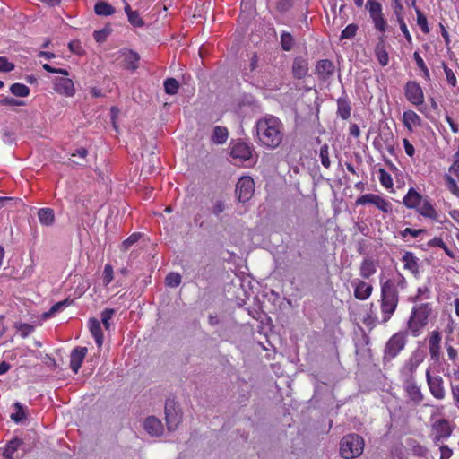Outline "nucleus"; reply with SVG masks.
Listing matches in <instances>:
<instances>
[{"instance_id": "nucleus-18", "label": "nucleus", "mask_w": 459, "mask_h": 459, "mask_svg": "<svg viewBox=\"0 0 459 459\" xmlns=\"http://www.w3.org/2000/svg\"><path fill=\"white\" fill-rule=\"evenodd\" d=\"M435 432L434 442L438 444L443 439L448 438L452 434V429L448 420L442 419L438 420L433 426Z\"/></svg>"}, {"instance_id": "nucleus-19", "label": "nucleus", "mask_w": 459, "mask_h": 459, "mask_svg": "<svg viewBox=\"0 0 459 459\" xmlns=\"http://www.w3.org/2000/svg\"><path fill=\"white\" fill-rule=\"evenodd\" d=\"M87 354L86 347H76L70 354V368L77 374Z\"/></svg>"}, {"instance_id": "nucleus-13", "label": "nucleus", "mask_w": 459, "mask_h": 459, "mask_svg": "<svg viewBox=\"0 0 459 459\" xmlns=\"http://www.w3.org/2000/svg\"><path fill=\"white\" fill-rule=\"evenodd\" d=\"M441 341L442 333L438 330L429 333L428 339V347L430 359L435 363L439 362L441 359Z\"/></svg>"}, {"instance_id": "nucleus-28", "label": "nucleus", "mask_w": 459, "mask_h": 459, "mask_svg": "<svg viewBox=\"0 0 459 459\" xmlns=\"http://www.w3.org/2000/svg\"><path fill=\"white\" fill-rule=\"evenodd\" d=\"M351 106L347 96L340 97L337 100V115L342 119L347 120L351 117Z\"/></svg>"}, {"instance_id": "nucleus-48", "label": "nucleus", "mask_w": 459, "mask_h": 459, "mask_svg": "<svg viewBox=\"0 0 459 459\" xmlns=\"http://www.w3.org/2000/svg\"><path fill=\"white\" fill-rule=\"evenodd\" d=\"M358 25L355 24V23H351L349 24L348 26H346L342 30V33H341V39H351L353 38L357 31H358Z\"/></svg>"}, {"instance_id": "nucleus-63", "label": "nucleus", "mask_w": 459, "mask_h": 459, "mask_svg": "<svg viewBox=\"0 0 459 459\" xmlns=\"http://www.w3.org/2000/svg\"><path fill=\"white\" fill-rule=\"evenodd\" d=\"M451 393L455 405L459 407V383L456 385L451 384Z\"/></svg>"}, {"instance_id": "nucleus-23", "label": "nucleus", "mask_w": 459, "mask_h": 459, "mask_svg": "<svg viewBox=\"0 0 459 459\" xmlns=\"http://www.w3.org/2000/svg\"><path fill=\"white\" fill-rule=\"evenodd\" d=\"M403 122L409 132L413 131V126H421L420 117L413 110H406L403 114Z\"/></svg>"}, {"instance_id": "nucleus-3", "label": "nucleus", "mask_w": 459, "mask_h": 459, "mask_svg": "<svg viewBox=\"0 0 459 459\" xmlns=\"http://www.w3.org/2000/svg\"><path fill=\"white\" fill-rule=\"evenodd\" d=\"M367 7L375 29L381 32L374 49L375 56L381 66H386L389 63L388 44L385 35L388 27L387 21L384 17L382 4L379 2L368 0Z\"/></svg>"}, {"instance_id": "nucleus-38", "label": "nucleus", "mask_w": 459, "mask_h": 459, "mask_svg": "<svg viewBox=\"0 0 459 459\" xmlns=\"http://www.w3.org/2000/svg\"><path fill=\"white\" fill-rule=\"evenodd\" d=\"M375 206L384 213H391L393 211L392 204L378 195L376 199Z\"/></svg>"}, {"instance_id": "nucleus-56", "label": "nucleus", "mask_w": 459, "mask_h": 459, "mask_svg": "<svg viewBox=\"0 0 459 459\" xmlns=\"http://www.w3.org/2000/svg\"><path fill=\"white\" fill-rule=\"evenodd\" d=\"M42 67H43V69L45 71H47L48 73L58 74H61L63 76H68L69 75V72L66 69L55 68V67L51 66L48 64H43Z\"/></svg>"}, {"instance_id": "nucleus-57", "label": "nucleus", "mask_w": 459, "mask_h": 459, "mask_svg": "<svg viewBox=\"0 0 459 459\" xmlns=\"http://www.w3.org/2000/svg\"><path fill=\"white\" fill-rule=\"evenodd\" d=\"M292 7V0H279L276 4V9L280 13H286Z\"/></svg>"}, {"instance_id": "nucleus-42", "label": "nucleus", "mask_w": 459, "mask_h": 459, "mask_svg": "<svg viewBox=\"0 0 459 459\" xmlns=\"http://www.w3.org/2000/svg\"><path fill=\"white\" fill-rule=\"evenodd\" d=\"M445 180L450 193L455 196L459 197V186L455 179L450 174H446Z\"/></svg>"}, {"instance_id": "nucleus-12", "label": "nucleus", "mask_w": 459, "mask_h": 459, "mask_svg": "<svg viewBox=\"0 0 459 459\" xmlns=\"http://www.w3.org/2000/svg\"><path fill=\"white\" fill-rule=\"evenodd\" d=\"M253 147L246 142L238 141L233 143L230 156L236 162L247 161L252 158Z\"/></svg>"}, {"instance_id": "nucleus-62", "label": "nucleus", "mask_w": 459, "mask_h": 459, "mask_svg": "<svg viewBox=\"0 0 459 459\" xmlns=\"http://www.w3.org/2000/svg\"><path fill=\"white\" fill-rule=\"evenodd\" d=\"M403 147H404V151H405V153L412 158L415 154V149H414V146L410 143V141L407 139V138H404L403 140Z\"/></svg>"}, {"instance_id": "nucleus-2", "label": "nucleus", "mask_w": 459, "mask_h": 459, "mask_svg": "<svg viewBox=\"0 0 459 459\" xmlns=\"http://www.w3.org/2000/svg\"><path fill=\"white\" fill-rule=\"evenodd\" d=\"M399 281L394 279H385L380 277V311L381 323H387L395 313L399 303L398 286L403 288L405 278L398 273Z\"/></svg>"}, {"instance_id": "nucleus-22", "label": "nucleus", "mask_w": 459, "mask_h": 459, "mask_svg": "<svg viewBox=\"0 0 459 459\" xmlns=\"http://www.w3.org/2000/svg\"><path fill=\"white\" fill-rule=\"evenodd\" d=\"M402 262L405 270L411 272L414 276L419 274V259L412 252L405 251L402 256Z\"/></svg>"}, {"instance_id": "nucleus-31", "label": "nucleus", "mask_w": 459, "mask_h": 459, "mask_svg": "<svg viewBox=\"0 0 459 459\" xmlns=\"http://www.w3.org/2000/svg\"><path fill=\"white\" fill-rule=\"evenodd\" d=\"M94 12L99 16H110L116 13V9L108 2L99 0L94 5Z\"/></svg>"}, {"instance_id": "nucleus-25", "label": "nucleus", "mask_w": 459, "mask_h": 459, "mask_svg": "<svg viewBox=\"0 0 459 459\" xmlns=\"http://www.w3.org/2000/svg\"><path fill=\"white\" fill-rule=\"evenodd\" d=\"M88 325L92 337L95 339L98 348H101L104 337L100 322L98 319L92 317L90 318Z\"/></svg>"}, {"instance_id": "nucleus-26", "label": "nucleus", "mask_w": 459, "mask_h": 459, "mask_svg": "<svg viewBox=\"0 0 459 459\" xmlns=\"http://www.w3.org/2000/svg\"><path fill=\"white\" fill-rule=\"evenodd\" d=\"M377 263L371 258H364L359 266V275L362 279H369L377 273Z\"/></svg>"}, {"instance_id": "nucleus-40", "label": "nucleus", "mask_w": 459, "mask_h": 459, "mask_svg": "<svg viewBox=\"0 0 459 459\" xmlns=\"http://www.w3.org/2000/svg\"><path fill=\"white\" fill-rule=\"evenodd\" d=\"M281 44L284 51H290L294 47L292 35L287 31H283L281 35Z\"/></svg>"}, {"instance_id": "nucleus-24", "label": "nucleus", "mask_w": 459, "mask_h": 459, "mask_svg": "<svg viewBox=\"0 0 459 459\" xmlns=\"http://www.w3.org/2000/svg\"><path fill=\"white\" fill-rule=\"evenodd\" d=\"M404 390L411 402L414 403H420L423 401L424 395L420 386L414 382L411 381L406 384Z\"/></svg>"}, {"instance_id": "nucleus-60", "label": "nucleus", "mask_w": 459, "mask_h": 459, "mask_svg": "<svg viewBox=\"0 0 459 459\" xmlns=\"http://www.w3.org/2000/svg\"><path fill=\"white\" fill-rule=\"evenodd\" d=\"M399 26H400V29L404 36V38L406 39V41L411 44L412 42V37L407 28V25L404 22V20H402V21H399L397 22Z\"/></svg>"}, {"instance_id": "nucleus-5", "label": "nucleus", "mask_w": 459, "mask_h": 459, "mask_svg": "<svg viewBox=\"0 0 459 459\" xmlns=\"http://www.w3.org/2000/svg\"><path fill=\"white\" fill-rule=\"evenodd\" d=\"M432 314V306L430 303H420L415 305L407 321V331L413 337L420 336L424 328L429 324V319Z\"/></svg>"}, {"instance_id": "nucleus-21", "label": "nucleus", "mask_w": 459, "mask_h": 459, "mask_svg": "<svg viewBox=\"0 0 459 459\" xmlns=\"http://www.w3.org/2000/svg\"><path fill=\"white\" fill-rule=\"evenodd\" d=\"M143 428L145 431L152 437H159L163 433L161 421L154 416H150L145 419Z\"/></svg>"}, {"instance_id": "nucleus-14", "label": "nucleus", "mask_w": 459, "mask_h": 459, "mask_svg": "<svg viewBox=\"0 0 459 459\" xmlns=\"http://www.w3.org/2000/svg\"><path fill=\"white\" fill-rule=\"evenodd\" d=\"M53 89L56 93L65 97H73L75 94L74 81L66 76L55 78Z\"/></svg>"}, {"instance_id": "nucleus-53", "label": "nucleus", "mask_w": 459, "mask_h": 459, "mask_svg": "<svg viewBox=\"0 0 459 459\" xmlns=\"http://www.w3.org/2000/svg\"><path fill=\"white\" fill-rule=\"evenodd\" d=\"M127 18L129 22L134 27H143L144 25V22L137 11L130 13Z\"/></svg>"}, {"instance_id": "nucleus-44", "label": "nucleus", "mask_w": 459, "mask_h": 459, "mask_svg": "<svg viewBox=\"0 0 459 459\" xmlns=\"http://www.w3.org/2000/svg\"><path fill=\"white\" fill-rule=\"evenodd\" d=\"M442 67L444 69L447 83L451 87H456L457 79L453 70L449 68L445 62H442Z\"/></svg>"}, {"instance_id": "nucleus-58", "label": "nucleus", "mask_w": 459, "mask_h": 459, "mask_svg": "<svg viewBox=\"0 0 459 459\" xmlns=\"http://www.w3.org/2000/svg\"><path fill=\"white\" fill-rule=\"evenodd\" d=\"M14 69V65L8 61L5 56H0V71L11 72Z\"/></svg>"}, {"instance_id": "nucleus-27", "label": "nucleus", "mask_w": 459, "mask_h": 459, "mask_svg": "<svg viewBox=\"0 0 459 459\" xmlns=\"http://www.w3.org/2000/svg\"><path fill=\"white\" fill-rule=\"evenodd\" d=\"M22 444V440L19 437H13L8 441L2 454L4 459H18V456L15 455V454Z\"/></svg>"}, {"instance_id": "nucleus-54", "label": "nucleus", "mask_w": 459, "mask_h": 459, "mask_svg": "<svg viewBox=\"0 0 459 459\" xmlns=\"http://www.w3.org/2000/svg\"><path fill=\"white\" fill-rule=\"evenodd\" d=\"M110 30H111L108 28L95 30L93 33V38L99 43L104 42L107 39L108 36L109 35Z\"/></svg>"}, {"instance_id": "nucleus-30", "label": "nucleus", "mask_w": 459, "mask_h": 459, "mask_svg": "<svg viewBox=\"0 0 459 459\" xmlns=\"http://www.w3.org/2000/svg\"><path fill=\"white\" fill-rule=\"evenodd\" d=\"M39 221L43 226H52L55 222V212L51 208H40L37 212Z\"/></svg>"}, {"instance_id": "nucleus-35", "label": "nucleus", "mask_w": 459, "mask_h": 459, "mask_svg": "<svg viewBox=\"0 0 459 459\" xmlns=\"http://www.w3.org/2000/svg\"><path fill=\"white\" fill-rule=\"evenodd\" d=\"M413 58L416 62L418 68L422 72L424 79L426 81H430L429 71L423 58L419 54V52L416 51L413 53Z\"/></svg>"}, {"instance_id": "nucleus-7", "label": "nucleus", "mask_w": 459, "mask_h": 459, "mask_svg": "<svg viewBox=\"0 0 459 459\" xmlns=\"http://www.w3.org/2000/svg\"><path fill=\"white\" fill-rule=\"evenodd\" d=\"M408 342V332L400 331L393 334L385 342L383 360L391 361L396 358L402 351L404 350Z\"/></svg>"}, {"instance_id": "nucleus-64", "label": "nucleus", "mask_w": 459, "mask_h": 459, "mask_svg": "<svg viewBox=\"0 0 459 459\" xmlns=\"http://www.w3.org/2000/svg\"><path fill=\"white\" fill-rule=\"evenodd\" d=\"M448 171L455 175L459 181V159L454 160L452 165L448 169Z\"/></svg>"}, {"instance_id": "nucleus-4", "label": "nucleus", "mask_w": 459, "mask_h": 459, "mask_svg": "<svg viewBox=\"0 0 459 459\" xmlns=\"http://www.w3.org/2000/svg\"><path fill=\"white\" fill-rule=\"evenodd\" d=\"M403 205L411 210H414L420 216L439 223L446 221L440 219V214L432 204V200L428 195H422L414 187H410L403 198Z\"/></svg>"}, {"instance_id": "nucleus-20", "label": "nucleus", "mask_w": 459, "mask_h": 459, "mask_svg": "<svg viewBox=\"0 0 459 459\" xmlns=\"http://www.w3.org/2000/svg\"><path fill=\"white\" fill-rule=\"evenodd\" d=\"M308 62L302 56H296L292 63L291 72L295 79L300 80L308 73Z\"/></svg>"}, {"instance_id": "nucleus-16", "label": "nucleus", "mask_w": 459, "mask_h": 459, "mask_svg": "<svg viewBox=\"0 0 459 459\" xmlns=\"http://www.w3.org/2000/svg\"><path fill=\"white\" fill-rule=\"evenodd\" d=\"M334 71V64L329 59H321L316 64L315 74L321 81H328L333 75Z\"/></svg>"}, {"instance_id": "nucleus-15", "label": "nucleus", "mask_w": 459, "mask_h": 459, "mask_svg": "<svg viewBox=\"0 0 459 459\" xmlns=\"http://www.w3.org/2000/svg\"><path fill=\"white\" fill-rule=\"evenodd\" d=\"M118 59L123 69L135 71L138 68L140 56L133 50L124 48L119 51Z\"/></svg>"}, {"instance_id": "nucleus-1", "label": "nucleus", "mask_w": 459, "mask_h": 459, "mask_svg": "<svg viewBox=\"0 0 459 459\" xmlns=\"http://www.w3.org/2000/svg\"><path fill=\"white\" fill-rule=\"evenodd\" d=\"M256 137L258 143L270 150L278 148L284 135L282 122L273 115H266L255 123Z\"/></svg>"}, {"instance_id": "nucleus-39", "label": "nucleus", "mask_w": 459, "mask_h": 459, "mask_svg": "<svg viewBox=\"0 0 459 459\" xmlns=\"http://www.w3.org/2000/svg\"><path fill=\"white\" fill-rule=\"evenodd\" d=\"M179 83L175 78H168L164 81V91L167 94L174 95L178 93Z\"/></svg>"}, {"instance_id": "nucleus-47", "label": "nucleus", "mask_w": 459, "mask_h": 459, "mask_svg": "<svg viewBox=\"0 0 459 459\" xmlns=\"http://www.w3.org/2000/svg\"><path fill=\"white\" fill-rule=\"evenodd\" d=\"M377 195L376 194H365L358 197L355 201L356 205H365L370 204L375 205Z\"/></svg>"}, {"instance_id": "nucleus-34", "label": "nucleus", "mask_w": 459, "mask_h": 459, "mask_svg": "<svg viewBox=\"0 0 459 459\" xmlns=\"http://www.w3.org/2000/svg\"><path fill=\"white\" fill-rule=\"evenodd\" d=\"M10 91L16 97H27L30 94V88L23 84L15 82L10 86Z\"/></svg>"}, {"instance_id": "nucleus-52", "label": "nucleus", "mask_w": 459, "mask_h": 459, "mask_svg": "<svg viewBox=\"0 0 459 459\" xmlns=\"http://www.w3.org/2000/svg\"><path fill=\"white\" fill-rule=\"evenodd\" d=\"M426 230L424 229H412V228H405L403 230L400 231V236L402 238H406L408 235L411 236L412 238H418L422 233H425Z\"/></svg>"}, {"instance_id": "nucleus-43", "label": "nucleus", "mask_w": 459, "mask_h": 459, "mask_svg": "<svg viewBox=\"0 0 459 459\" xmlns=\"http://www.w3.org/2000/svg\"><path fill=\"white\" fill-rule=\"evenodd\" d=\"M417 14V24L420 27L423 33L428 34L429 32V28L428 25L427 17L424 13L419 9L416 8Z\"/></svg>"}, {"instance_id": "nucleus-6", "label": "nucleus", "mask_w": 459, "mask_h": 459, "mask_svg": "<svg viewBox=\"0 0 459 459\" xmlns=\"http://www.w3.org/2000/svg\"><path fill=\"white\" fill-rule=\"evenodd\" d=\"M364 450V439L358 434H349L342 437L340 455L345 459L359 457Z\"/></svg>"}, {"instance_id": "nucleus-50", "label": "nucleus", "mask_w": 459, "mask_h": 459, "mask_svg": "<svg viewBox=\"0 0 459 459\" xmlns=\"http://www.w3.org/2000/svg\"><path fill=\"white\" fill-rule=\"evenodd\" d=\"M140 233H133L121 244V250L127 251L133 245H134L140 239Z\"/></svg>"}, {"instance_id": "nucleus-45", "label": "nucleus", "mask_w": 459, "mask_h": 459, "mask_svg": "<svg viewBox=\"0 0 459 459\" xmlns=\"http://www.w3.org/2000/svg\"><path fill=\"white\" fill-rule=\"evenodd\" d=\"M166 285L176 288L181 283V275L178 273H169L165 278Z\"/></svg>"}, {"instance_id": "nucleus-17", "label": "nucleus", "mask_w": 459, "mask_h": 459, "mask_svg": "<svg viewBox=\"0 0 459 459\" xmlns=\"http://www.w3.org/2000/svg\"><path fill=\"white\" fill-rule=\"evenodd\" d=\"M354 289L355 299L364 301L368 299L373 292V286L361 279H355L351 281Z\"/></svg>"}, {"instance_id": "nucleus-59", "label": "nucleus", "mask_w": 459, "mask_h": 459, "mask_svg": "<svg viewBox=\"0 0 459 459\" xmlns=\"http://www.w3.org/2000/svg\"><path fill=\"white\" fill-rule=\"evenodd\" d=\"M446 349L447 352L448 359L455 362L458 359V351L455 348H454L452 345H450L447 342H446Z\"/></svg>"}, {"instance_id": "nucleus-61", "label": "nucleus", "mask_w": 459, "mask_h": 459, "mask_svg": "<svg viewBox=\"0 0 459 459\" xmlns=\"http://www.w3.org/2000/svg\"><path fill=\"white\" fill-rule=\"evenodd\" d=\"M393 9H394V13L397 22L404 20L403 19L404 8H403V3L397 4H393Z\"/></svg>"}, {"instance_id": "nucleus-29", "label": "nucleus", "mask_w": 459, "mask_h": 459, "mask_svg": "<svg viewBox=\"0 0 459 459\" xmlns=\"http://www.w3.org/2000/svg\"><path fill=\"white\" fill-rule=\"evenodd\" d=\"M424 354L420 351H415L413 352L405 364L406 370L411 374L413 375L418 367L423 362L424 360Z\"/></svg>"}, {"instance_id": "nucleus-11", "label": "nucleus", "mask_w": 459, "mask_h": 459, "mask_svg": "<svg viewBox=\"0 0 459 459\" xmlns=\"http://www.w3.org/2000/svg\"><path fill=\"white\" fill-rule=\"evenodd\" d=\"M404 94L409 102L420 106L424 103V93L420 85L415 81H409L404 86Z\"/></svg>"}, {"instance_id": "nucleus-36", "label": "nucleus", "mask_w": 459, "mask_h": 459, "mask_svg": "<svg viewBox=\"0 0 459 459\" xmlns=\"http://www.w3.org/2000/svg\"><path fill=\"white\" fill-rule=\"evenodd\" d=\"M14 327L22 338L28 337L35 330L34 325L28 323H17Z\"/></svg>"}, {"instance_id": "nucleus-10", "label": "nucleus", "mask_w": 459, "mask_h": 459, "mask_svg": "<svg viewBox=\"0 0 459 459\" xmlns=\"http://www.w3.org/2000/svg\"><path fill=\"white\" fill-rule=\"evenodd\" d=\"M255 183L251 177H241L236 185V193L239 202L248 201L254 195Z\"/></svg>"}, {"instance_id": "nucleus-33", "label": "nucleus", "mask_w": 459, "mask_h": 459, "mask_svg": "<svg viewBox=\"0 0 459 459\" xmlns=\"http://www.w3.org/2000/svg\"><path fill=\"white\" fill-rule=\"evenodd\" d=\"M228 135L229 134L226 127L215 126L213 129L212 139L214 143L222 144L227 141Z\"/></svg>"}, {"instance_id": "nucleus-37", "label": "nucleus", "mask_w": 459, "mask_h": 459, "mask_svg": "<svg viewBox=\"0 0 459 459\" xmlns=\"http://www.w3.org/2000/svg\"><path fill=\"white\" fill-rule=\"evenodd\" d=\"M378 174L379 181L382 186L386 189L392 188L394 186L392 176L385 169L382 168L378 169Z\"/></svg>"}, {"instance_id": "nucleus-49", "label": "nucleus", "mask_w": 459, "mask_h": 459, "mask_svg": "<svg viewBox=\"0 0 459 459\" xmlns=\"http://www.w3.org/2000/svg\"><path fill=\"white\" fill-rule=\"evenodd\" d=\"M14 408H15L16 411L11 415V419L14 422L19 423L26 418V414H25L22 405L20 403H18V402L15 403Z\"/></svg>"}, {"instance_id": "nucleus-55", "label": "nucleus", "mask_w": 459, "mask_h": 459, "mask_svg": "<svg viewBox=\"0 0 459 459\" xmlns=\"http://www.w3.org/2000/svg\"><path fill=\"white\" fill-rule=\"evenodd\" d=\"M25 103L22 100H17L13 97H4L0 99L1 106H23Z\"/></svg>"}, {"instance_id": "nucleus-51", "label": "nucleus", "mask_w": 459, "mask_h": 459, "mask_svg": "<svg viewBox=\"0 0 459 459\" xmlns=\"http://www.w3.org/2000/svg\"><path fill=\"white\" fill-rule=\"evenodd\" d=\"M115 314V310L113 308H105L100 316H101V322L104 325L105 329L108 331L110 328V319Z\"/></svg>"}, {"instance_id": "nucleus-46", "label": "nucleus", "mask_w": 459, "mask_h": 459, "mask_svg": "<svg viewBox=\"0 0 459 459\" xmlns=\"http://www.w3.org/2000/svg\"><path fill=\"white\" fill-rule=\"evenodd\" d=\"M319 156L322 165L326 169L330 168L329 147L326 143L321 146Z\"/></svg>"}, {"instance_id": "nucleus-41", "label": "nucleus", "mask_w": 459, "mask_h": 459, "mask_svg": "<svg viewBox=\"0 0 459 459\" xmlns=\"http://www.w3.org/2000/svg\"><path fill=\"white\" fill-rule=\"evenodd\" d=\"M114 280V270L110 264H106L103 270L102 281L105 287L108 286Z\"/></svg>"}, {"instance_id": "nucleus-8", "label": "nucleus", "mask_w": 459, "mask_h": 459, "mask_svg": "<svg viewBox=\"0 0 459 459\" xmlns=\"http://www.w3.org/2000/svg\"><path fill=\"white\" fill-rule=\"evenodd\" d=\"M426 382L430 394L438 401L446 398V391L445 387V381L439 375H431L430 369L428 368L425 373Z\"/></svg>"}, {"instance_id": "nucleus-9", "label": "nucleus", "mask_w": 459, "mask_h": 459, "mask_svg": "<svg viewBox=\"0 0 459 459\" xmlns=\"http://www.w3.org/2000/svg\"><path fill=\"white\" fill-rule=\"evenodd\" d=\"M165 419L169 430H175L181 420V413L178 409L177 403L172 399H168L165 403Z\"/></svg>"}, {"instance_id": "nucleus-32", "label": "nucleus", "mask_w": 459, "mask_h": 459, "mask_svg": "<svg viewBox=\"0 0 459 459\" xmlns=\"http://www.w3.org/2000/svg\"><path fill=\"white\" fill-rule=\"evenodd\" d=\"M72 304L73 299H70L69 298L65 299L62 301L56 302L51 307V308L48 312L43 314V317L48 318L55 315L56 313L63 310L65 307L71 306Z\"/></svg>"}]
</instances>
